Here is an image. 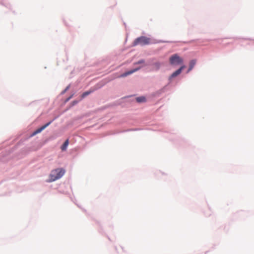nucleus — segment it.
<instances>
[{
  "instance_id": "obj_12",
  "label": "nucleus",
  "mask_w": 254,
  "mask_h": 254,
  "mask_svg": "<svg viewBox=\"0 0 254 254\" xmlns=\"http://www.w3.org/2000/svg\"><path fill=\"white\" fill-rule=\"evenodd\" d=\"M143 63H144V61L143 60H141L136 63L135 64H141Z\"/></svg>"
},
{
  "instance_id": "obj_1",
  "label": "nucleus",
  "mask_w": 254,
  "mask_h": 254,
  "mask_svg": "<svg viewBox=\"0 0 254 254\" xmlns=\"http://www.w3.org/2000/svg\"><path fill=\"white\" fill-rule=\"evenodd\" d=\"M65 173V170L63 168H57L51 171L50 175L51 182L55 181L61 178Z\"/></svg>"
},
{
  "instance_id": "obj_7",
  "label": "nucleus",
  "mask_w": 254,
  "mask_h": 254,
  "mask_svg": "<svg viewBox=\"0 0 254 254\" xmlns=\"http://www.w3.org/2000/svg\"><path fill=\"white\" fill-rule=\"evenodd\" d=\"M160 66L161 64L160 63H155L152 65V69L155 70H158L160 68Z\"/></svg>"
},
{
  "instance_id": "obj_3",
  "label": "nucleus",
  "mask_w": 254,
  "mask_h": 254,
  "mask_svg": "<svg viewBox=\"0 0 254 254\" xmlns=\"http://www.w3.org/2000/svg\"><path fill=\"white\" fill-rule=\"evenodd\" d=\"M183 63V59L177 54H174L170 58V63L172 65H178Z\"/></svg>"
},
{
  "instance_id": "obj_11",
  "label": "nucleus",
  "mask_w": 254,
  "mask_h": 254,
  "mask_svg": "<svg viewBox=\"0 0 254 254\" xmlns=\"http://www.w3.org/2000/svg\"><path fill=\"white\" fill-rule=\"evenodd\" d=\"M92 92V91H86V92H84L82 94V98H84L86 96L88 95L89 94H90Z\"/></svg>"
},
{
  "instance_id": "obj_2",
  "label": "nucleus",
  "mask_w": 254,
  "mask_h": 254,
  "mask_svg": "<svg viewBox=\"0 0 254 254\" xmlns=\"http://www.w3.org/2000/svg\"><path fill=\"white\" fill-rule=\"evenodd\" d=\"M150 43V39L145 36H141L136 38L133 43V46L140 45L144 46Z\"/></svg>"
},
{
  "instance_id": "obj_6",
  "label": "nucleus",
  "mask_w": 254,
  "mask_h": 254,
  "mask_svg": "<svg viewBox=\"0 0 254 254\" xmlns=\"http://www.w3.org/2000/svg\"><path fill=\"white\" fill-rule=\"evenodd\" d=\"M140 68H141V67H139L136 68H135L134 69H132V70H129L128 71L124 73H123V74L121 75L119 77H122L127 76V75H129L130 74H132L133 72L137 71Z\"/></svg>"
},
{
  "instance_id": "obj_8",
  "label": "nucleus",
  "mask_w": 254,
  "mask_h": 254,
  "mask_svg": "<svg viewBox=\"0 0 254 254\" xmlns=\"http://www.w3.org/2000/svg\"><path fill=\"white\" fill-rule=\"evenodd\" d=\"M68 145V140L67 139L65 141L64 143L63 144V145L61 146V149L63 151L65 150L66 149V148Z\"/></svg>"
},
{
  "instance_id": "obj_4",
  "label": "nucleus",
  "mask_w": 254,
  "mask_h": 254,
  "mask_svg": "<svg viewBox=\"0 0 254 254\" xmlns=\"http://www.w3.org/2000/svg\"><path fill=\"white\" fill-rule=\"evenodd\" d=\"M52 121H50L49 123H47L45 125L41 127L36 129L33 133L32 135H35L37 133L41 132L43 130H44L46 127L49 126L52 123Z\"/></svg>"
},
{
  "instance_id": "obj_9",
  "label": "nucleus",
  "mask_w": 254,
  "mask_h": 254,
  "mask_svg": "<svg viewBox=\"0 0 254 254\" xmlns=\"http://www.w3.org/2000/svg\"><path fill=\"white\" fill-rule=\"evenodd\" d=\"M195 64V61L194 60H192L190 61V67L188 72L190 71L193 67L194 65Z\"/></svg>"
},
{
  "instance_id": "obj_5",
  "label": "nucleus",
  "mask_w": 254,
  "mask_h": 254,
  "mask_svg": "<svg viewBox=\"0 0 254 254\" xmlns=\"http://www.w3.org/2000/svg\"><path fill=\"white\" fill-rule=\"evenodd\" d=\"M185 67L186 66L185 65L182 66L180 68H179L178 70L174 72L171 74V75L170 76V78H174L179 75L181 73L182 70L184 69Z\"/></svg>"
},
{
  "instance_id": "obj_10",
  "label": "nucleus",
  "mask_w": 254,
  "mask_h": 254,
  "mask_svg": "<svg viewBox=\"0 0 254 254\" xmlns=\"http://www.w3.org/2000/svg\"><path fill=\"white\" fill-rule=\"evenodd\" d=\"M136 100L138 103L144 102L146 101V99L144 97L141 96L136 98Z\"/></svg>"
}]
</instances>
